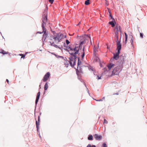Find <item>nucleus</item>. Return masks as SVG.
<instances>
[{
    "instance_id": "nucleus-1",
    "label": "nucleus",
    "mask_w": 147,
    "mask_h": 147,
    "mask_svg": "<svg viewBox=\"0 0 147 147\" xmlns=\"http://www.w3.org/2000/svg\"><path fill=\"white\" fill-rule=\"evenodd\" d=\"M66 37L67 36L66 35L61 33H57L56 34V35L55 36H50L51 38L50 39L51 40L53 39L54 40V41L52 42H49L50 43V45L51 46H53L57 48L61 49H62V47H59V46L55 44V43L56 44H58L60 42V40L62 39H63L64 38H66Z\"/></svg>"
},
{
    "instance_id": "nucleus-2",
    "label": "nucleus",
    "mask_w": 147,
    "mask_h": 147,
    "mask_svg": "<svg viewBox=\"0 0 147 147\" xmlns=\"http://www.w3.org/2000/svg\"><path fill=\"white\" fill-rule=\"evenodd\" d=\"M64 50L67 51L69 54L73 56H75V55L78 54V50L75 52H74L73 48L70 45L66 47V49H64Z\"/></svg>"
},
{
    "instance_id": "nucleus-3",
    "label": "nucleus",
    "mask_w": 147,
    "mask_h": 147,
    "mask_svg": "<svg viewBox=\"0 0 147 147\" xmlns=\"http://www.w3.org/2000/svg\"><path fill=\"white\" fill-rule=\"evenodd\" d=\"M119 29L120 32L121 33V37L119 39V41H116V42L117 43V51L120 52V51L121 49V30L120 29V26H119Z\"/></svg>"
},
{
    "instance_id": "nucleus-4",
    "label": "nucleus",
    "mask_w": 147,
    "mask_h": 147,
    "mask_svg": "<svg viewBox=\"0 0 147 147\" xmlns=\"http://www.w3.org/2000/svg\"><path fill=\"white\" fill-rule=\"evenodd\" d=\"M121 70V69H120V66H117L112 71V74L117 75H118Z\"/></svg>"
},
{
    "instance_id": "nucleus-5",
    "label": "nucleus",
    "mask_w": 147,
    "mask_h": 147,
    "mask_svg": "<svg viewBox=\"0 0 147 147\" xmlns=\"http://www.w3.org/2000/svg\"><path fill=\"white\" fill-rule=\"evenodd\" d=\"M42 30H43V33H44L42 40L44 42L48 36V34H47L46 32V29L45 28L44 26L43 25V24L42 25Z\"/></svg>"
},
{
    "instance_id": "nucleus-6",
    "label": "nucleus",
    "mask_w": 147,
    "mask_h": 147,
    "mask_svg": "<svg viewBox=\"0 0 147 147\" xmlns=\"http://www.w3.org/2000/svg\"><path fill=\"white\" fill-rule=\"evenodd\" d=\"M50 75V74L49 72H47L44 76L42 80L44 82H45L49 78Z\"/></svg>"
},
{
    "instance_id": "nucleus-7",
    "label": "nucleus",
    "mask_w": 147,
    "mask_h": 147,
    "mask_svg": "<svg viewBox=\"0 0 147 147\" xmlns=\"http://www.w3.org/2000/svg\"><path fill=\"white\" fill-rule=\"evenodd\" d=\"M120 53V52L117 51L115 54L113 53V59H115V60H117L119 58Z\"/></svg>"
},
{
    "instance_id": "nucleus-8",
    "label": "nucleus",
    "mask_w": 147,
    "mask_h": 147,
    "mask_svg": "<svg viewBox=\"0 0 147 147\" xmlns=\"http://www.w3.org/2000/svg\"><path fill=\"white\" fill-rule=\"evenodd\" d=\"M94 136L95 139L98 140H101L102 139V137L101 136L97 134H95Z\"/></svg>"
},
{
    "instance_id": "nucleus-9",
    "label": "nucleus",
    "mask_w": 147,
    "mask_h": 147,
    "mask_svg": "<svg viewBox=\"0 0 147 147\" xmlns=\"http://www.w3.org/2000/svg\"><path fill=\"white\" fill-rule=\"evenodd\" d=\"M78 62L77 63V69H76V74L77 75H78V72L79 71L78 70V68L79 67V66L82 64V63L81 62V61L80 60V59L79 58V57H78Z\"/></svg>"
},
{
    "instance_id": "nucleus-10",
    "label": "nucleus",
    "mask_w": 147,
    "mask_h": 147,
    "mask_svg": "<svg viewBox=\"0 0 147 147\" xmlns=\"http://www.w3.org/2000/svg\"><path fill=\"white\" fill-rule=\"evenodd\" d=\"M80 49V46H76L74 47L73 48V50L74 52L78 50V54L79 55H80V53H79V51Z\"/></svg>"
},
{
    "instance_id": "nucleus-11",
    "label": "nucleus",
    "mask_w": 147,
    "mask_h": 147,
    "mask_svg": "<svg viewBox=\"0 0 147 147\" xmlns=\"http://www.w3.org/2000/svg\"><path fill=\"white\" fill-rule=\"evenodd\" d=\"M45 18L44 19H43L42 21V25L43 24L44 25V24H46V22L47 21V15H45Z\"/></svg>"
},
{
    "instance_id": "nucleus-12",
    "label": "nucleus",
    "mask_w": 147,
    "mask_h": 147,
    "mask_svg": "<svg viewBox=\"0 0 147 147\" xmlns=\"http://www.w3.org/2000/svg\"><path fill=\"white\" fill-rule=\"evenodd\" d=\"M40 92L39 91L37 94L36 98L35 101V104L36 105L39 100L40 96Z\"/></svg>"
},
{
    "instance_id": "nucleus-13",
    "label": "nucleus",
    "mask_w": 147,
    "mask_h": 147,
    "mask_svg": "<svg viewBox=\"0 0 147 147\" xmlns=\"http://www.w3.org/2000/svg\"><path fill=\"white\" fill-rule=\"evenodd\" d=\"M115 30H116V31L115 33V36L117 38V41H119L118 40V34H119V30L117 28H115Z\"/></svg>"
},
{
    "instance_id": "nucleus-14",
    "label": "nucleus",
    "mask_w": 147,
    "mask_h": 147,
    "mask_svg": "<svg viewBox=\"0 0 147 147\" xmlns=\"http://www.w3.org/2000/svg\"><path fill=\"white\" fill-rule=\"evenodd\" d=\"M75 56H73L74 57V58L73 59H74V63L73 64L72 63V65H71V67H74V65H75L76 64V58H78V57H77L76 56V55H75Z\"/></svg>"
},
{
    "instance_id": "nucleus-15",
    "label": "nucleus",
    "mask_w": 147,
    "mask_h": 147,
    "mask_svg": "<svg viewBox=\"0 0 147 147\" xmlns=\"http://www.w3.org/2000/svg\"><path fill=\"white\" fill-rule=\"evenodd\" d=\"M38 121H36V127L37 128V130L38 131V129H39V122L40 121V118L39 116L38 117Z\"/></svg>"
},
{
    "instance_id": "nucleus-16",
    "label": "nucleus",
    "mask_w": 147,
    "mask_h": 147,
    "mask_svg": "<svg viewBox=\"0 0 147 147\" xmlns=\"http://www.w3.org/2000/svg\"><path fill=\"white\" fill-rule=\"evenodd\" d=\"M120 60H121V62L122 64H123V62L124 61V57L123 55H121L120 57Z\"/></svg>"
},
{
    "instance_id": "nucleus-17",
    "label": "nucleus",
    "mask_w": 147,
    "mask_h": 147,
    "mask_svg": "<svg viewBox=\"0 0 147 147\" xmlns=\"http://www.w3.org/2000/svg\"><path fill=\"white\" fill-rule=\"evenodd\" d=\"M115 23H116V22L115 21V20L114 21L112 20V21L109 22V24L111 25L112 27H113L115 26Z\"/></svg>"
},
{
    "instance_id": "nucleus-18",
    "label": "nucleus",
    "mask_w": 147,
    "mask_h": 147,
    "mask_svg": "<svg viewBox=\"0 0 147 147\" xmlns=\"http://www.w3.org/2000/svg\"><path fill=\"white\" fill-rule=\"evenodd\" d=\"M115 64L113 63H111L107 65V67L108 68L109 70H110L111 68L113 66H114Z\"/></svg>"
},
{
    "instance_id": "nucleus-19",
    "label": "nucleus",
    "mask_w": 147,
    "mask_h": 147,
    "mask_svg": "<svg viewBox=\"0 0 147 147\" xmlns=\"http://www.w3.org/2000/svg\"><path fill=\"white\" fill-rule=\"evenodd\" d=\"M48 82H46V83L44 85V88L45 90H46L48 88Z\"/></svg>"
},
{
    "instance_id": "nucleus-20",
    "label": "nucleus",
    "mask_w": 147,
    "mask_h": 147,
    "mask_svg": "<svg viewBox=\"0 0 147 147\" xmlns=\"http://www.w3.org/2000/svg\"><path fill=\"white\" fill-rule=\"evenodd\" d=\"M88 139L89 140H93V137L92 135H89L88 138Z\"/></svg>"
},
{
    "instance_id": "nucleus-21",
    "label": "nucleus",
    "mask_w": 147,
    "mask_h": 147,
    "mask_svg": "<svg viewBox=\"0 0 147 147\" xmlns=\"http://www.w3.org/2000/svg\"><path fill=\"white\" fill-rule=\"evenodd\" d=\"M85 42V38H84V40L82 41H80V45L79 46H80L81 45H82ZM80 50H81L82 49V48L80 47Z\"/></svg>"
},
{
    "instance_id": "nucleus-22",
    "label": "nucleus",
    "mask_w": 147,
    "mask_h": 147,
    "mask_svg": "<svg viewBox=\"0 0 147 147\" xmlns=\"http://www.w3.org/2000/svg\"><path fill=\"white\" fill-rule=\"evenodd\" d=\"M69 59L70 60L69 61V62L70 64V65L71 66V65H72V61L73 60V58L70 57H69Z\"/></svg>"
},
{
    "instance_id": "nucleus-23",
    "label": "nucleus",
    "mask_w": 147,
    "mask_h": 147,
    "mask_svg": "<svg viewBox=\"0 0 147 147\" xmlns=\"http://www.w3.org/2000/svg\"><path fill=\"white\" fill-rule=\"evenodd\" d=\"M90 0H86L85 1V4L86 5H88L90 4Z\"/></svg>"
},
{
    "instance_id": "nucleus-24",
    "label": "nucleus",
    "mask_w": 147,
    "mask_h": 147,
    "mask_svg": "<svg viewBox=\"0 0 147 147\" xmlns=\"http://www.w3.org/2000/svg\"><path fill=\"white\" fill-rule=\"evenodd\" d=\"M130 36L131 38V41L130 42H131V43L132 45L133 43V42H134V40L132 39L133 36L132 35H130Z\"/></svg>"
},
{
    "instance_id": "nucleus-25",
    "label": "nucleus",
    "mask_w": 147,
    "mask_h": 147,
    "mask_svg": "<svg viewBox=\"0 0 147 147\" xmlns=\"http://www.w3.org/2000/svg\"><path fill=\"white\" fill-rule=\"evenodd\" d=\"M96 146L95 145H92V146L90 144H88L86 147H96Z\"/></svg>"
},
{
    "instance_id": "nucleus-26",
    "label": "nucleus",
    "mask_w": 147,
    "mask_h": 147,
    "mask_svg": "<svg viewBox=\"0 0 147 147\" xmlns=\"http://www.w3.org/2000/svg\"><path fill=\"white\" fill-rule=\"evenodd\" d=\"M19 55L22 56L21 58H23L24 59V58L26 55H24L23 54H20Z\"/></svg>"
},
{
    "instance_id": "nucleus-27",
    "label": "nucleus",
    "mask_w": 147,
    "mask_h": 147,
    "mask_svg": "<svg viewBox=\"0 0 147 147\" xmlns=\"http://www.w3.org/2000/svg\"><path fill=\"white\" fill-rule=\"evenodd\" d=\"M109 13L110 14V16L111 17V18L112 19V20H115L113 18V17L112 16L111 14V13L109 11Z\"/></svg>"
},
{
    "instance_id": "nucleus-28",
    "label": "nucleus",
    "mask_w": 147,
    "mask_h": 147,
    "mask_svg": "<svg viewBox=\"0 0 147 147\" xmlns=\"http://www.w3.org/2000/svg\"><path fill=\"white\" fill-rule=\"evenodd\" d=\"M82 53V60H83L84 59V57L85 55V53Z\"/></svg>"
},
{
    "instance_id": "nucleus-29",
    "label": "nucleus",
    "mask_w": 147,
    "mask_h": 147,
    "mask_svg": "<svg viewBox=\"0 0 147 147\" xmlns=\"http://www.w3.org/2000/svg\"><path fill=\"white\" fill-rule=\"evenodd\" d=\"M103 99H105V97H104L102 98V99H100L99 100H96V99H94V100H96V101H102L103 100Z\"/></svg>"
},
{
    "instance_id": "nucleus-30",
    "label": "nucleus",
    "mask_w": 147,
    "mask_h": 147,
    "mask_svg": "<svg viewBox=\"0 0 147 147\" xmlns=\"http://www.w3.org/2000/svg\"><path fill=\"white\" fill-rule=\"evenodd\" d=\"M65 42L67 44V45H69V43H70V42L69 41V40H65Z\"/></svg>"
},
{
    "instance_id": "nucleus-31",
    "label": "nucleus",
    "mask_w": 147,
    "mask_h": 147,
    "mask_svg": "<svg viewBox=\"0 0 147 147\" xmlns=\"http://www.w3.org/2000/svg\"><path fill=\"white\" fill-rule=\"evenodd\" d=\"M0 53L3 54H6L8 53L7 52H5L3 50H2V51Z\"/></svg>"
},
{
    "instance_id": "nucleus-32",
    "label": "nucleus",
    "mask_w": 147,
    "mask_h": 147,
    "mask_svg": "<svg viewBox=\"0 0 147 147\" xmlns=\"http://www.w3.org/2000/svg\"><path fill=\"white\" fill-rule=\"evenodd\" d=\"M102 147H107V144L105 143H103L102 145Z\"/></svg>"
},
{
    "instance_id": "nucleus-33",
    "label": "nucleus",
    "mask_w": 147,
    "mask_h": 147,
    "mask_svg": "<svg viewBox=\"0 0 147 147\" xmlns=\"http://www.w3.org/2000/svg\"><path fill=\"white\" fill-rule=\"evenodd\" d=\"M103 123L107 124L108 123V121L106 120L105 119H104Z\"/></svg>"
},
{
    "instance_id": "nucleus-34",
    "label": "nucleus",
    "mask_w": 147,
    "mask_h": 147,
    "mask_svg": "<svg viewBox=\"0 0 147 147\" xmlns=\"http://www.w3.org/2000/svg\"><path fill=\"white\" fill-rule=\"evenodd\" d=\"M140 37L142 38H143V34L142 33H140Z\"/></svg>"
},
{
    "instance_id": "nucleus-35",
    "label": "nucleus",
    "mask_w": 147,
    "mask_h": 147,
    "mask_svg": "<svg viewBox=\"0 0 147 147\" xmlns=\"http://www.w3.org/2000/svg\"><path fill=\"white\" fill-rule=\"evenodd\" d=\"M49 1L51 3H53L54 1V0H49Z\"/></svg>"
},
{
    "instance_id": "nucleus-36",
    "label": "nucleus",
    "mask_w": 147,
    "mask_h": 147,
    "mask_svg": "<svg viewBox=\"0 0 147 147\" xmlns=\"http://www.w3.org/2000/svg\"><path fill=\"white\" fill-rule=\"evenodd\" d=\"M124 33L125 36V39H127V34L125 32Z\"/></svg>"
},
{
    "instance_id": "nucleus-37",
    "label": "nucleus",
    "mask_w": 147,
    "mask_h": 147,
    "mask_svg": "<svg viewBox=\"0 0 147 147\" xmlns=\"http://www.w3.org/2000/svg\"><path fill=\"white\" fill-rule=\"evenodd\" d=\"M54 55L55 56V57L57 58H59V57H60V56H59V55H57L55 54H54Z\"/></svg>"
},
{
    "instance_id": "nucleus-38",
    "label": "nucleus",
    "mask_w": 147,
    "mask_h": 147,
    "mask_svg": "<svg viewBox=\"0 0 147 147\" xmlns=\"http://www.w3.org/2000/svg\"><path fill=\"white\" fill-rule=\"evenodd\" d=\"M43 31H42V32H39V31H38V32H37L36 33L37 34H42L43 33Z\"/></svg>"
},
{
    "instance_id": "nucleus-39",
    "label": "nucleus",
    "mask_w": 147,
    "mask_h": 147,
    "mask_svg": "<svg viewBox=\"0 0 147 147\" xmlns=\"http://www.w3.org/2000/svg\"><path fill=\"white\" fill-rule=\"evenodd\" d=\"M97 79L98 80H99V79H101V76H100V77H99V76H97Z\"/></svg>"
},
{
    "instance_id": "nucleus-40",
    "label": "nucleus",
    "mask_w": 147,
    "mask_h": 147,
    "mask_svg": "<svg viewBox=\"0 0 147 147\" xmlns=\"http://www.w3.org/2000/svg\"><path fill=\"white\" fill-rule=\"evenodd\" d=\"M82 53H85V52H84V46L83 48V49H82Z\"/></svg>"
},
{
    "instance_id": "nucleus-41",
    "label": "nucleus",
    "mask_w": 147,
    "mask_h": 147,
    "mask_svg": "<svg viewBox=\"0 0 147 147\" xmlns=\"http://www.w3.org/2000/svg\"><path fill=\"white\" fill-rule=\"evenodd\" d=\"M127 39H125V41L124 42L125 45H126V43H127Z\"/></svg>"
},
{
    "instance_id": "nucleus-42",
    "label": "nucleus",
    "mask_w": 147,
    "mask_h": 147,
    "mask_svg": "<svg viewBox=\"0 0 147 147\" xmlns=\"http://www.w3.org/2000/svg\"><path fill=\"white\" fill-rule=\"evenodd\" d=\"M51 32H52L53 33V34H54L55 33V31H52V30L51 29Z\"/></svg>"
},
{
    "instance_id": "nucleus-43",
    "label": "nucleus",
    "mask_w": 147,
    "mask_h": 147,
    "mask_svg": "<svg viewBox=\"0 0 147 147\" xmlns=\"http://www.w3.org/2000/svg\"><path fill=\"white\" fill-rule=\"evenodd\" d=\"M63 45L64 47H66L65 43V42L64 43Z\"/></svg>"
},
{
    "instance_id": "nucleus-44",
    "label": "nucleus",
    "mask_w": 147,
    "mask_h": 147,
    "mask_svg": "<svg viewBox=\"0 0 147 147\" xmlns=\"http://www.w3.org/2000/svg\"><path fill=\"white\" fill-rule=\"evenodd\" d=\"M6 81L7 82V83H9V80L7 79H6Z\"/></svg>"
},
{
    "instance_id": "nucleus-45",
    "label": "nucleus",
    "mask_w": 147,
    "mask_h": 147,
    "mask_svg": "<svg viewBox=\"0 0 147 147\" xmlns=\"http://www.w3.org/2000/svg\"><path fill=\"white\" fill-rule=\"evenodd\" d=\"M114 94V95H115V94H116V95H118V94H118V93H115V94Z\"/></svg>"
},
{
    "instance_id": "nucleus-46",
    "label": "nucleus",
    "mask_w": 147,
    "mask_h": 147,
    "mask_svg": "<svg viewBox=\"0 0 147 147\" xmlns=\"http://www.w3.org/2000/svg\"><path fill=\"white\" fill-rule=\"evenodd\" d=\"M60 57L61 58H62V59L63 58V56H60Z\"/></svg>"
},
{
    "instance_id": "nucleus-47",
    "label": "nucleus",
    "mask_w": 147,
    "mask_h": 147,
    "mask_svg": "<svg viewBox=\"0 0 147 147\" xmlns=\"http://www.w3.org/2000/svg\"><path fill=\"white\" fill-rule=\"evenodd\" d=\"M88 38H90V36H89V35H88Z\"/></svg>"
},
{
    "instance_id": "nucleus-48",
    "label": "nucleus",
    "mask_w": 147,
    "mask_h": 147,
    "mask_svg": "<svg viewBox=\"0 0 147 147\" xmlns=\"http://www.w3.org/2000/svg\"><path fill=\"white\" fill-rule=\"evenodd\" d=\"M97 58L98 59H99V58L98 57L96 58V59H97Z\"/></svg>"
},
{
    "instance_id": "nucleus-49",
    "label": "nucleus",
    "mask_w": 147,
    "mask_h": 147,
    "mask_svg": "<svg viewBox=\"0 0 147 147\" xmlns=\"http://www.w3.org/2000/svg\"><path fill=\"white\" fill-rule=\"evenodd\" d=\"M39 86L40 87V88H41V87H40V85Z\"/></svg>"
},
{
    "instance_id": "nucleus-50",
    "label": "nucleus",
    "mask_w": 147,
    "mask_h": 147,
    "mask_svg": "<svg viewBox=\"0 0 147 147\" xmlns=\"http://www.w3.org/2000/svg\"><path fill=\"white\" fill-rule=\"evenodd\" d=\"M67 67L68 66V64H67Z\"/></svg>"
},
{
    "instance_id": "nucleus-51",
    "label": "nucleus",
    "mask_w": 147,
    "mask_h": 147,
    "mask_svg": "<svg viewBox=\"0 0 147 147\" xmlns=\"http://www.w3.org/2000/svg\"><path fill=\"white\" fill-rule=\"evenodd\" d=\"M101 65H100V66H101Z\"/></svg>"
},
{
    "instance_id": "nucleus-52",
    "label": "nucleus",
    "mask_w": 147,
    "mask_h": 147,
    "mask_svg": "<svg viewBox=\"0 0 147 147\" xmlns=\"http://www.w3.org/2000/svg\"><path fill=\"white\" fill-rule=\"evenodd\" d=\"M101 65H100V66H101Z\"/></svg>"
},
{
    "instance_id": "nucleus-53",
    "label": "nucleus",
    "mask_w": 147,
    "mask_h": 147,
    "mask_svg": "<svg viewBox=\"0 0 147 147\" xmlns=\"http://www.w3.org/2000/svg\"><path fill=\"white\" fill-rule=\"evenodd\" d=\"M88 93L89 94V93L88 92Z\"/></svg>"
},
{
    "instance_id": "nucleus-54",
    "label": "nucleus",
    "mask_w": 147,
    "mask_h": 147,
    "mask_svg": "<svg viewBox=\"0 0 147 147\" xmlns=\"http://www.w3.org/2000/svg\"><path fill=\"white\" fill-rule=\"evenodd\" d=\"M40 138L41 137L40 136Z\"/></svg>"
},
{
    "instance_id": "nucleus-55",
    "label": "nucleus",
    "mask_w": 147,
    "mask_h": 147,
    "mask_svg": "<svg viewBox=\"0 0 147 147\" xmlns=\"http://www.w3.org/2000/svg\"><path fill=\"white\" fill-rule=\"evenodd\" d=\"M107 2V0H105Z\"/></svg>"
},
{
    "instance_id": "nucleus-56",
    "label": "nucleus",
    "mask_w": 147,
    "mask_h": 147,
    "mask_svg": "<svg viewBox=\"0 0 147 147\" xmlns=\"http://www.w3.org/2000/svg\"><path fill=\"white\" fill-rule=\"evenodd\" d=\"M107 48H109V47H107Z\"/></svg>"
}]
</instances>
